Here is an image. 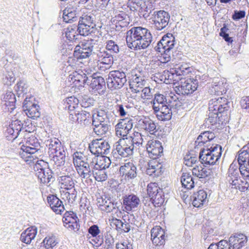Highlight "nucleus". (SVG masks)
<instances>
[{"mask_svg":"<svg viewBox=\"0 0 249 249\" xmlns=\"http://www.w3.org/2000/svg\"><path fill=\"white\" fill-rule=\"evenodd\" d=\"M62 221L64 226L69 230L74 231L79 230V219L76 213L73 212H66L63 217Z\"/></svg>","mask_w":249,"mask_h":249,"instance_id":"nucleus-19","label":"nucleus"},{"mask_svg":"<svg viewBox=\"0 0 249 249\" xmlns=\"http://www.w3.org/2000/svg\"><path fill=\"white\" fill-rule=\"evenodd\" d=\"M209 134V131H204L201 133L200 135L198 136L197 140L195 142V149L198 148V146H201L203 145L204 144L212 145V144L207 143L208 142H210V138H208V134Z\"/></svg>","mask_w":249,"mask_h":249,"instance_id":"nucleus-53","label":"nucleus"},{"mask_svg":"<svg viewBox=\"0 0 249 249\" xmlns=\"http://www.w3.org/2000/svg\"><path fill=\"white\" fill-rule=\"evenodd\" d=\"M15 80V77L13 72L11 70H5L3 71L2 81L4 85H11Z\"/></svg>","mask_w":249,"mask_h":249,"instance_id":"nucleus-51","label":"nucleus"},{"mask_svg":"<svg viewBox=\"0 0 249 249\" xmlns=\"http://www.w3.org/2000/svg\"><path fill=\"white\" fill-rule=\"evenodd\" d=\"M212 171L202 165H195L192 169L193 175L199 179H204L211 175Z\"/></svg>","mask_w":249,"mask_h":249,"instance_id":"nucleus-42","label":"nucleus"},{"mask_svg":"<svg viewBox=\"0 0 249 249\" xmlns=\"http://www.w3.org/2000/svg\"><path fill=\"white\" fill-rule=\"evenodd\" d=\"M93 131L95 133L99 136H102L105 134L108 130L109 124L97 123L96 124H92Z\"/></svg>","mask_w":249,"mask_h":249,"instance_id":"nucleus-52","label":"nucleus"},{"mask_svg":"<svg viewBox=\"0 0 249 249\" xmlns=\"http://www.w3.org/2000/svg\"><path fill=\"white\" fill-rule=\"evenodd\" d=\"M152 18V27L157 31H162L168 26L170 16L164 10L155 11Z\"/></svg>","mask_w":249,"mask_h":249,"instance_id":"nucleus-10","label":"nucleus"},{"mask_svg":"<svg viewBox=\"0 0 249 249\" xmlns=\"http://www.w3.org/2000/svg\"><path fill=\"white\" fill-rule=\"evenodd\" d=\"M79 23H84V24L90 25L91 27H95V24L94 22V16L91 14H84L80 17Z\"/></svg>","mask_w":249,"mask_h":249,"instance_id":"nucleus-57","label":"nucleus"},{"mask_svg":"<svg viewBox=\"0 0 249 249\" xmlns=\"http://www.w3.org/2000/svg\"><path fill=\"white\" fill-rule=\"evenodd\" d=\"M222 154V147L217 144H207L201 149L199 159L202 164L214 165L218 160Z\"/></svg>","mask_w":249,"mask_h":249,"instance_id":"nucleus-4","label":"nucleus"},{"mask_svg":"<svg viewBox=\"0 0 249 249\" xmlns=\"http://www.w3.org/2000/svg\"><path fill=\"white\" fill-rule=\"evenodd\" d=\"M153 196L150 198V200L155 207H159L163 203L164 196L162 189L157 192Z\"/></svg>","mask_w":249,"mask_h":249,"instance_id":"nucleus-54","label":"nucleus"},{"mask_svg":"<svg viewBox=\"0 0 249 249\" xmlns=\"http://www.w3.org/2000/svg\"><path fill=\"white\" fill-rule=\"evenodd\" d=\"M92 124L97 123L110 124L113 121V115L112 112L110 111L106 107L98 108L95 112L92 115Z\"/></svg>","mask_w":249,"mask_h":249,"instance_id":"nucleus-13","label":"nucleus"},{"mask_svg":"<svg viewBox=\"0 0 249 249\" xmlns=\"http://www.w3.org/2000/svg\"><path fill=\"white\" fill-rule=\"evenodd\" d=\"M146 150L148 153V156L153 160L161 156L163 153V147L161 143L157 140H152L149 141L146 144Z\"/></svg>","mask_w":249,"mask_h":249,"instance_id":"nucleus-21","label":"nucleus"},{"mask_svg":"<svg viewBox=\"0 0 249 249\" xmlns=\"http://www.w3.org/2000/svg\"><path fill=\"white\" fill-rule=\"evenodd\" d=\"M72 157L73 162L76 168L82 164H84L88 160L93 158L92 157V155H90L89 154L85 155L83 153L81 152H74Z\"/></svg>","mask_w":249,"mask_h":249,"instance_id":"nucleus-38","label":"nucleus"},{"mask_svg":"<svg viewBox=\"0 0 249 249\" xmlns=\"http://www.w3.org/2000/svg\"><path fill=\"white\" fill-rule=\"evenodd\" d=\"M36 175L40 182L48 184L54 180L52 170L48 167V164L43 160H37L34 166Z\"/></svg>","mask_w":249,"mask_h":249,"instance_id":"nucleus-6","label":"nucleus"},{"mask_svg":"<svg viewBox=\"0 0 249 249\" xmlns=\"http://www.w3.org/2000/svg\"><path fill=\"white\" fill-rule=\"evenodd\" d=\"M249 147L248 146H244L242 148L241 152L239 153L237 158L239 166L242 164V163H244V164L248 163V161L249 160Z\"/></svg>","mask_w":249,"mask_h":249,"instance_id":"nucleus-50","label":"nucleus"},{"mask_svg":"<svg viewBox=\"0 0 249 249\" xmlns=\"http://www.w3.org/2000/svg\"><path fill=\"white\" fill-rule=\"evenodd\" d=\"M36 229L34 227H31L27 229L20 235V240L27 244L31 243L32 239H34L36 234Z\"/></svg>","mask_w":249,"mask_h":249,"instance_id":"nucleus-41","label":"nucleus"},{"mask_svg":"<svg viewBox=\"0 0 249 249\" xmlns=\"http://www.w3.org/2000/svg\"><path fill=\"white\" fill-rule=\"evenodd\" d=\"M94 27H91L90 25H86L84 23H79L77 28V31L81 36H88L90 33L92 32V30Z\"/></svg>","mask_w":249,"mask_h":249,"instance_id":"nucleus-55","label":"nucleus"},{"mask_svg":"<svg viewBox=\"0 0 249 249\" xmlns=\"http://www.w3.org/2000/svg\"><path fill=\"white\" fill-rule=\"evenodd\" d=\"M146 83L143 76L135 74L132 76L129 81V87L132 92L138 93L145 86Z\"/></svg>","mask_w":249,"mask_h":249,"instance_id":"nucleus-28","label":"nucleus"},{"mask_svg":"<svg viewBox=\"0 0 249 249\" xmlns=\"http://www.w3.org/2000/svg\"><path fill=\"white\" fill-rule=\"evenodd\" d=\"M66 154H59L56 156H49L51 162L57 167H60L64 165L65 163Z\"/></svg>","mask_w":249,"mask_h":249,"instance_id":"nucleus-56","label":"nucleus"},{"mask_svg":"<svg viewBox=\"0 0 249 249\" xmlns=\"http://www.w3.org/2000/svg\"><path fill=\"white\" fill-rule=\"evenodd\" d=\"M175 41L173 35L168 33L162 37L155 47V51L161 53V62L166 63L171 60Z\"/></svg>","mask_w":249,"mask_h":249,"instance_id":"nucleus-3","label":"nucleus"},{"mask_svg":"<svg viewBox=\"0 0 249 249\" xmlns=\"http://www.w3.org/2000/svg\"><path fill=\"white\" fill-rule=\"evenodd\" d=\"M2 106L6 111L12 112L15 108V95L12 91H7L2 98Z\"/></svg>","mask_w":249,"mask_h":249,"instance_id":"nucleus-26","label":"nucleus"},{"mask_svg":"<svg viewBox=\"0 0 249 249\" xmlns=\"http://www.w3.org/2000/svg\"><path fill=\"white\" fill-rule=\"evenodd\" d=\"M98 61L101 63L107 65H110L113 62V54L104 51L100 52L97 54Z\"/></svg>","mask_w":249,"mask_h":249,"instance_id":"nucleus-48","label":"nucleus"},{"mask_svg":"<svg viewBox=\"0 0 249 249\" xmlns=\"http://www.w3.org/2000/svg\"><path fill=\"white\" fill-rule=\"evenodd\" d=\"M46 146L48 148L49 156L67 153L66 149L57 138H53L48 140L46 141Z\"/></svg>","mask_w":249,"mask_h":249,"instance_id":"nucleus-17","label":"nucleus"},{"mask_svg":"<svg viewBox=\"0 0 249 249\" xmlns=\"http://www.w3.org/2000/svg\"><path fill=\"white\" fill-rule=\"evenodd\" d=\"M22 124L20 121L16 120L13 121L7 127L5 133L7 134V137L10 139H15L21 131Z\"/></svg>","mask_w":249,"mask_h":249,"instance_id":"nucleus-30","label":"nucleus"},{"mask_svg":"<svg viewBox=\"0 0 249 249\" xmlns=\"http://www.w3.org/2000/svg\"><path fill=\"white\" fill-rule=\"evenodd\" d=\"M63 194V199L66 198L69 203H72L75 200L77 192L75 188L67 190Z\"/></svg>","mask_w":249,"mask_h":249,"instance_id":"nucleus-59","label":"nucleus"},{"mask_svg":"<svg viewBox=\"0 0 249 249\" xmlns=\"http://www.w3.org/2000/svg\"><path fill=\"white\" fill-rule=\"evenodd\" d=\"M192 198L193 205L197 208L201 207L208 202L207 194L203 190H200L194 193Z\"/></svg>","mask_w":249,"mask_h":249,"instance_id":"nucleus-34","label":"nucleus"},{"mask_svg":"<svg viewBox=\"0 0 249 249\" xmlns=\"http://www.w3.org/2000/svg\"><path fill=\"white\" fill-rule=\"evenodd\" d=\"M98 160L95 157L86 161L84 164H82L76 168L78 175L82 178H88L92 175L96 162Z\"/></svg>","mask_w":249,"mask_h":249,"instance_id":"nucleus-20","label":"nucleus"},{"mask_svg":"<svg viewBox=\"0 0 249 249\" xmlns=\"http://www.w3.org/2000/svg\"><path fill=\"white\" fill-rule=\"evenodd\" d=\"M74 115L71 113L72 118L74 120H76L79 123L83 124L84 125H88L90 123V119L91 116L90 114L87 111L82 110L81 112L79 111H75Z\"/></svg>","mask_w":249,"mask_h":249,"instance_id":"nucleus-35","label":"nucleus"},{"mask_svg":"<svg viewBox=\"0 0 249 249\" xmlns=\"http://www.w3.org/2000/svg\"><path fill=\"white\" fill-rule=\"evenodd\" d=\"M120 175L126 181H130L137 177L138 170L133 163L128 162L120 167Z\"/></svg>","mask_w":249,"mask_h":249,"instance_id":"nucleus-18","label":"nucleus"},{"mask_svg":"<svg viewBox=\"0 0 249 249\" xmlns=\"http://www.w3.org/2000/svg\"><path fill=\"white\" fill-rule=\"evenodd\" d=\"M34 99L33 96L29 98L26 96L23 103V107L25 113L28 117L33 119H36L40 116L39 106L32 102Z\"/></svg>","mask_w":249,"mask_h":249,"instance_id":"nucleus-14","label":"nucleus"},{"mask_svg":"<svg viewBox=\"0 0 249 249\" xmlns=\"http://www.w3.org/2000/svg\"><path fill=\"white\" fill-rule=\"evenodd\" d=\"M125 140H127L131 144V146L133 147L134 149L135 148L140 147L142 145L143 142V139L141 134L138 132H135L132 134L131 135L126 137Z\"/></svg>","mask_w":249,"mask_h":249,"instance_id":"nucleus-43","label":"nucleus"},{"mask_svg":"<svg viewBox=\"0 0 249 249\" xmlns=\"http://www.w3.org/2000/svg\"><path fill=\"white\" fill-rule=\"evenodd\" d=\"M88 232L95 239L93 240L97 246L101 245L103 243V238L100 235L97 236L100 233V230L97 225H93L88 229Z\"/></svg>","mask_w":249,"mask_h":249,"instance_id":"nucleus-46","label":"nucleus"},{"mask_svg":"<svg viewBox=\"0 0 249 249\" xmlns=\"http://www.w3.org/2000/svg\"><path fill=\"white\" fill-rule=\"evenodd\" d=\"M139 198L134 194L125 195L123 197V205L125 211L130 212L139 205Z\"/></svg>","mask_w":249,"mask_h":249,"instance_id":"nucleus-25","label":"nucleus"},{"mask_svg":"<svg viewBox=\"0 0 249 249\" xmlns=\"http://www.w3.org/2000/svg\"><path fill=\"white\" fill-rule=\"evenodd\" d=\"M151 240L155 246H161L165 243V231L160 226H156L151 231Z\"/></svg>","mask_w":249,"mask_h":249,"instance_id":"nucleus-24","label":"nucleus"},{"mask_svg":"<svg viewBox=\"0 0 249 249\" xmlns=\"http://www.w3.org/2000/svg\"><path fill=\"white\" fill-rule=\"evenodd\" d=\"M215 232H214V230L209 226L206 225L205 226H203L202 229V236L203 239L206 240H210L212 236L214 235Z\"/></svg>","mask_w":249,"mask_h":249,"instance_id":"nucleus-62","label":"nucleus"},{"mask_svg":"<svg viewBox=\"0 0 249 249\" xmlns=\"http://www.w3.org/2000/svg\"><path fill=\"white\" fill-rule=\"evenodd\" d=\"M230 102L224 97L213 98L209 103V117L206 123L212 125L223 123L222 114H226L230 108Z\"/></svg>","mask_w":249,"mask_h":249,"instance_id":"nucleus-2","label":"nucleus"},{"mask_svg":"<svg viewBox=\"0 0 249 249\" xmlns=\"http://www.w3.org/2000/svg\"><path fill=\"white\" fill-rule=\"evenodd\" d=\"M126 42L128 47L134 50L148 48L153 41L150 32L141 26L133 27L126 33Z\"/></svg>","mask_w":249,"mask_h":249,"instance_id":"nucleus-1","label":"nucleus"},{"mask_svg":"<svg viewBox=\"0 0 249 249\" xmlns=\"http://www.w3.org/2000/svg\"><path fill=\"white\" fill-rule=\"evenodd\" d=\"M91 88L94 91L100 94L103 92L106 88V82L103 77L100 76H96L91 83Z\"/></svg>","mask_w":249,"mask_h":249,"instance_id":"nucleus-40","label":"nucleus"},{"mask_svg":"<svg viewBox=\"0 0 249 249\" xmlns=\"http://www.w3.org/2000/svg\"><path fill=\"white\" fill-rule=\"evenodd\" d=\"M33 145L32 144L31 145H26L23 143V145L21 146L19 155L25 161H32V159H34V157L37 158V156L34 155L38 152V151H34L30 149V148H34Z\"/></svg>","mask_w":249,"mask_h":249,"instance_id":"nucleus-36","label":"nucleus"},{"mask_svg":"<svg viewBox=\"0 0 249 249\" xmlns=\"http://www.w3.org/2000/svg\"><path fill=\"white\" fill-rule=\"evenodd\" d=\"M174 108L173 107L168 106V103L166 105H162L158 108L154 109V112L156 115L157 118L160 121H168L172 117V108Z\"/></svg>","mask_w":249,"mask_h":249,"instance_id":"nucleus-27","label":"nucleus"},{"mask_svg":"<svg viewBox=\"0 0 249 249\" xmlns=\"http://www.w3.org/2000/svg\"><path fill=\"white\" fill-rule=\"evenodd\" d=\"M58 180L62 188L68 190L75 188L76 181L70 176H62Z\"/></svg>","mask_w":249,"mask_h":249,"instance_id":"nucleus-44","label":"nucleus"},{"mask_svg":"<svg viewBox=\"0 0 249 249\" xmlns=\"http://www.w3.org/2000/svg\"><path fill=\"white\" fill-rule=\"evenodd\" d=\"M97 41L94 39H84L76 46L73 53L74 56L77 59L89 57L93 51Z\"/></svg>","mask_w":249,"mask_h":249,"instance_id":"nucleus-7","label":"nucleus"},{"mask_svg":"<svg viewBox=\"0 0 249 249\" xmlns=\"http://www.w3.org/2000/svg\"><path fill=\"white\" fill-rule=\"evenodd\" d=\"M86 74L83 71L79 70L72 72L69 75V78L78 87H84Z\"/></svg>","mask_w":249,"mask_h":249,"instance_id":"nucleus-37","label":"nucleus"},{"mask_svg":"<svg viewBox=\"0 0 249 249\" xmlns=\"http://www.w3.org/2000/svg\"><path fill=\"white\" fill-rule=\"evenodd\" d=\"M118 202L111 201L109 198L106 197H99L97 198V205L99 209L104 212L109 213L113 210L118 208Z\"/></svg>","mask_w":249,"mask_h":249,"instance_id":"nucleus-23","label":"nucleus"},{"mask_svg":"<svg viewBox=\"0 0 249 249\" xmlns=\"http://www.w3.org/2000/svg\"><path fill=\"white\" fill-rule=\"evenodd\" d=\"M105 249H114V239L109 233L105 234Z\"/></svg>","mask_w":249,"mask_h":249,"instance_id":"nucleus-64","label":"nucleus"},{"mask_svg":"<svg viewBox=\"0 0 249 249\" xmlns=\"http://www.w3.org/2000/svg\"><path fill=\"white\" fill-rule=\"evenodd\" d=\"M48 203L52 210L57 214H61L64 211L62 202L55 196L50 195L47 197Z\"/></svg>","mask_w":249,"mask_h":249,"instance_id":"nucleus-33","label":"nucleus"},{"mask_svg":"<svg viewBox=\"0 0 249 249\" xmlns=\"http://www.w3.org/2000/svg\"><path fill=\"white\" fill-rule=\"evenodd\" d=\"M208 249H231L227 241L222 240L217 243L211 244Z\"/></svg>","mask_w":249,"mask_h":249,"instance_id":"nucleus-60","label":"nucleus"},{"mask_svg":"<svg viewBox=\"0 0 249 249\" xmlns=\"http://www.w3.org/2000/svg\"><path fill=\"white\" fill-rule=\"evenodd\" d=\"M81 11V8L78 3L69 4L63 11V20L67 23L76 21Z\"/></svg>","mask_w":249,"mask_h":249,"instance_id":"nucleus-15","label":"nucleus"},{"mask_svg":"<svg viewBox=\"0 0 249 249\" xmlns=\"http://www.w3.org/2000/svg\"><path fill=\"white\" fill-rule=\"evenodd\" d=\"M225 85L222 81L217 80L216 79L215 81H213L212 84V91L214 92L215 94L219 95L223 94L226 92Z\"/></svg>","mask_w":249,"mask_h":249,"instance_id":"nucleus-49","label":"nucleus"},{"mask_svg":"<svg viewBox=\"0 0 249 249\" xmlns=\"http://www.w3.org/2000/svg\"><path fill=\"white\" fill-rule=\"evenodd\" d=\"M162 165L157 160H152L148 163L146 173L153 177L160 176L162 172Z\"/></svg>","mask_w":249,"mask_h":249,"instance_id":"nucleus-32","label":"nucleus"},{"mask_svg":"<svg viewBox=\"0 0 249 249\" xmlns=\"http://www.w3.org/2000/svg\"><path fill=\"white\" fill-rule=\"evenodd\" d=\"M180 181L182 187L184 188L189 190L194 187V180L193 177L189 173H183L181 177Z\"/></svg>","mask_w":249,"mask_h":249,"instance_id":"nucleus-47","label":"nucleus"},{"mask_svg":"<svg viewBox=\"0 0 249 249\" xmlns=\"http://www.w3.org/2000/svg\"><path fill=\"white\" fill-rule=\"evenodd\" d=\"M110 164V159L105 156H102L99 160H97L92 173L96 180L103 181L107 179V175L106 169L109 167Z\"/></svg>","mask_w":249,"mask_h":249,"instance_id":"nucleus-8","label":"nucleus"},{"mask_svg":"<svg viewBox=\"0 0 249 249\" xmlns=\"http://www.w3.org/2000/svg\"><path fill=\"white\" fill-rule=\"evenodd\" d=\"M79 100L74 96H71L67 98L65 100V103L67 104L66 107H68V109L72 111L77 107L78 103Z\"/></svg>","mask_w":249,"mask_h":249,"instance_id":"nucleus-61","label":"nucleus"},{"mask_svg":"<svg viewBox=\"0 0 249 249\" xmlns=\"http://www.w3.org/2000/svg\"><path fill=\"white\" fill-rule=\"evenodd\" d=\"M89 148L92 157L107 155L110 152V146L107 142L100 139L94 140L89 144Z\"/></svg>","mask_w":249,"mask_h":249,"instance_id":"nucleus-9","label":"nucleus"},{"mask_svg":"<svg viewBox=\"0 0 249 249\" xmlns=\"http://www.w3.org/2000/svg\"><path fill=\"white\" fill-rule=\"evenodd\" d=\"M133 121L132 119H122L115 125V132L117 136L125 138L132 131Z\"/></svg>","mask_w":249,"mask_h":249,"instance_id":"nucleus-16","label":"nucleus"},{"mask_svg":"<svg viewBox=\"0 0 249 249\" xmlns=\"http://www.w3.org/2000/svg\"><path fill=\"white\" fill-rule=\"evenodd\" d=\"M167 97L160 93H157L154 95V98L151 102L152 104L153 109H159V107L162 105H166L168 103Z\"/></svg>","mask_w":249,"mask_h":249,"instance_id":"nucleus-45","label":"nucleus"},{"mask_svg":"<svg viewBox=\"0 0 249 249\" xmlns=\"http://www.w3.org/2000/svg\"><path fill=\"white\" fill-rule=\"evenodd\" d=\"M202 82L200 75H196L195 78L187 79L184 82L178 87L179 94L188 95L192 93L196 90L199 85Z\"/></svg>","mask_w":249,"mask_h":249,"instance_id":"nucleus-11","label":"nucleus"},{"mask_svg":"<svg viewBox=\"0 0 249 249\" xmlns=\"http://www.w3.org/2000/svg\"><path fill=\"white\" fill-rule=\"evenodd\" d=\"M248 240L247 237L242 233H237L231 236L229 240V244L233 249H240L245 245Z\"/></svg>","mask_w":249,"mask_h":249,"instance_id":"nucleus-29","label":"nucleus"},{"mask_svg":"<svg viewBox=\"0 0 249 249\" xmlns=\"http://www.w3.org/2000/svg\"><path fill=\"white\" fill-rule=\"evenodd\" d=\"M127 70H114L110 71L107 79L108 89L113 90L121 89L127 81Z\"/></svg>","mask_w":249,"mask_h":249,"instance_id":"nucleus-5","label":"nucleus"},{"mask_svg":"<svg viewBox=\"0 0 249 249\" xmlns=\"http://www.w3.org/2000/svg\"><path fill=\"white\" fill-rule=\"evenodd\" d=\"M106 49L110 52L111 54L117 53L119 52V47L116 42L113 40H108L106 42Z\"/></svg>","mask_w":249,"mask_h":249,"instance_id":"nucleus-63","label":"nucleus"},{"mask_svg":"<svg viewBox=\"0 0 249 249\" xmlns=\"http://www.w3.org/2000/svg\"><path fill=\"white\" fill-rule=\"evenodd\" d=\"M239 169L237 166L233 163L231 164L228 169L226 179L229 183V187L231 188L236 186L239 181L240 177L239 176Z\"/></svg>","mask_w":249,"mask_h":249,"instance_id":"nucleus-22","label":"nucleus"},{"mask_svg":"<svg viewBox=\"0 0 249 249\" xmlns=\"http://www.w3.org/2000/svg\"><path fill=\"white\" fill-rule=\"evenodd\" d=\"M22 142L26 145H31V144L34 145L33 148H30L32 151H38L40 150V143L35 136L31 134V133L26 134Z\"/></svg>","mask_w":249,"mask_h":249,"instance_id":"nucleus-39","label":"nucleus"},{"mask_svg":"<svg viewBox=\"0 0 249 249\" xmlns=\"http://www.w3.org/2000/svg\"><path fill=\"white\" fill-rule=\"evenodd\" d=\"M139 125L142 129L152 135L155 134L158 130L155 122L148 117L141 119L139 121Z\"/></svg>","mask_w":249,"mask_h":249,"instance_id":"nucleus-31","label":"nucleus"},{"mask_svg":"<svg viewBox=\"0 0 249 249\" xmlns=\"http://www.w3.org/2000/svg\"><path fill=\"white\" fill-rule=\"evenodd\" d=\"M28 86L26 82L24 80H20L15 86V90L18 96L23 94H26L28 91Z\"/></svg>","mask_w":249,"mask_h":249,"instance_id":"nucleus-58","label":"nucleus"},{"mask_svg":"<svg viewBox=\"0 0 249 249\" xmlns=\"http://www.w3.org/2000/svg\"><path fill=\"white\" fill-rule=\"evenodd\" d=\"M125 138L120 139L114 144V154L117 153L123 158H126L133 155L134 149Z\"/></svg>","mask_w":249,"mask_h":249,"instance_id":"nucleus-12","label":"nucleus"}]
</instances>
